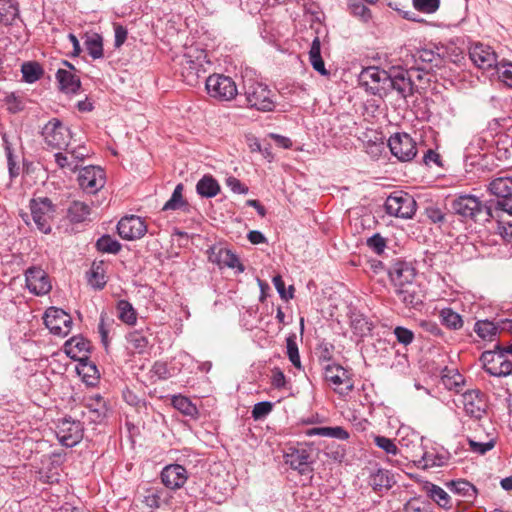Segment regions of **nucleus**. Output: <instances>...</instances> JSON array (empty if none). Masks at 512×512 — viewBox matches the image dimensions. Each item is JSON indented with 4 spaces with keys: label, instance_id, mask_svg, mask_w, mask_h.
I'll list each match as a JSON object with an SVG mask.
<instances>
[{
    "label": "nucleus",
    "instance_id": "23",
    "mask_svg": "<svg viewBox=\"0 0 512 512\" xmlns=\"http://www.w3.org/2000/svg\"><path fill=\"white\" fill-rule=\"evenodd\" d=\"M411 57L413 59L412 68L427 73L432 71L434 68L441 67L443 62L439 53L428 48L416 49L411 54Z\"/></svg>",
    "mask_w": 512,
    "mask_h": 512
},
{
    "label": "nucleus",
    "instance_id": "25",
    "mask_svg": "<svg viewBox=\"0 0 512 512\" xmlns=\"http://www.w3.org/2000/svg\"><path fill=\"white\" fill-rule=\"evenodd\" d=\"M161 481L165 487L177 490L184 486L188 479L186 468L180 464H169L161 471Z\"/></svg>",
    "mask_w": 512,
    "mask_h": 512
},
{
    "label": "nucleus",
    "instance_id": "58",
    "mask_svg": "<svg viewBox=\"0 0 512 512\" xmlns=\"http://www.w3.org/2000/svg\"><path fill=\"white\" fill-rule=\"evenodd\" d=\"M4 148H5V153H6V157H7L9 175L11 178H15L19 175L20 169L16 163L11 144L9 142H7L6 140H4Z\"/></svg>",
    "mask_w": 512,
    "mask_h": 512
},
{
    "label": "nucleus",
    "instance_id": "12",
    "mask_svg": "<svg viewBox=\"0 0 512 512\" xmlns=\"http://www.w3.org/2000/svg\"><path fill=\"white\" fill-rule=\"evenodd\" d=\"M106 183L105 171L99 166L88 165L80 169L78 184L86 194H96Z\"/></svg>",
    "mask_w": 512,
    "mask_h": 512
},
{
    "label": "nucleus",
    "instance_id": "4",
    "mask_svg": "<svg viewBox=\"0 0 512 512\" xmlns=\"http://www.w3.org/2000/svg\"><path fill=\"white\" fill-rule=\"evenodd\" d=\"M485 372L494 377H506L512 374V362L500 350V343L495 344L493 350L481 354Z\"/></svg>",
    "mask_w": 512,
    "mask_h": 512
},
{
    "label": "nucleus",
    "instance_id": "54",
    "mask_svg": "<svg viewBox=\"0 0 512 512\" xmlns=\"http://www.w3.org/2000/svg\"><path fill=\"white\" fill-rule=\"evenodd\" d=\"M351 328L356 336L364 337L371 332L372 323L363 315H354L351 318Z\"/></svg>",
    "mask_w": 512,
    "mask_h": 512
},
{
    "label": "nucleus",
    "instance_id": "38",
    "mask_svg": "<svg viewBox=\"0 0 512 512\" xmlns=\"http://www.w3.org/2000/svg\"><path fill=\"white\" fill-rule=\"evenodd\" d=\"M19 5L14 0H0V24L10 26L19 17Z\"/></svg>",
    "mask_w": 512,
    "mask_h": 512
},
{
    "label": "nucleus",
    "instance_id": "26",
    "mask_svg": "<svg viewBox=\"0 0 512 512\" xmlns=\"http://www.w3.org/2000/svg\"><path fill=\"white\" fill-rule=\"evenodd\" d=\"M388 275L394 286L400 287L404 284L414 282L416 272L414 267L402 260H397L388 270Z\"/></svg>",
    "mask_w": 512,
    "mask_h": 512
},
{
    "label": "nucleus",
    "instance_id": "52",
    "mask_svg": "<svg viewBox=\"0 0 512 512\" xmlns=\"http://www.w3.org/2000/svg\"><path fill=\"white\" fill-rule=\"evenodd\" d=\"M119 236L128 241L142 238L148 232V226H116Z\"/></svg>",
    "mask_w": 512,
    "mask_h": 512
},
{
    "label": "nucleus",
    "instance_id": "7",
    "mask_svg": "<svg viewBox=\"0 0 512 512\" xmlns=\"http://www.w3.org/2000/svg\"><path fill=\"white\" fill-rule=\"evenodd\" d=\"M489 191L497 196L496 210L512 216V176L493 179L488 186Z\"/></svg>",
    "mask_w": 512,
    "mask_h": 512
},
{
    "label": "nucleus",
    "instance_id": "13",
    "mask_svg": "<svg viewBox=\"0 0 512 512\" xmlns=\"http://www.w3.org/2000/svg\"><path fill=\"white\" fill-rule=\"evenodd\" d=\"M41 135L51 148H62L68 145L70 130L59 119L52 118L42 128Z\"/></svg>",
    "mask_w": 512,
    "mask_h": 512
},
{
    "label": "nucleus",
    "instance_id": "42",
    "mask_svg": "<svg viewBox=\"0 0 512 512\" xmlns=\"http://www.w3.org/2000/svg\"><path fill=\"white\" fill-rule=\"evenodd\" d=\"M395 483L394 478L390 471L385 469H378L370 476V485L375 491H382L383 489H390Z\"/></svg>",
    "mask_w": 512,
    "mask_h": 512
},
{
    "label": "nucleus",
    "instance_id": "19",
    "mask_svg": "<svg viewBox=\"0 0 512 512\" xmlns=\"http://www.w3.org/2000/svg\"><path fill=\"white\" fill-rule=\"evenodd\" d=\"M56 436L63 446L73 447L78 444L83 437L82 423L65 418L57 425Z\"/></svg>",
    "mask_w": 512,
    "mask_h": 512
},
{
    "label": "nucleus",
    "instance_id": "46",
    "mask_svg": "<svg viewBox=\"0 0 512 512\" xmlns=\"http://www.w3.org/2000/svg\"><path fill=\"white\" fill-rule=\"evenodd\" d=\"M117 312L119 319L127 325H135L137 322V312L132 304L127 300H120L117 303Z\"/></svg>",
    "mask_w": 512,
    "mask_h": 512
},
{
    "label": "nucleus",
    "instance_id": "29",
    "mask_svg": "<svg viewBox=\"0 0 512 512\" xmlns=\"http://www.w3.org/2000/svg\"><path fill=\"white\" fill-rule=\"evenodd\" d=\"M64 350L71 359L83 361L88 358L90 342L82 336H74L65 342Z\"/></svg>",
    "mask_w": 512,
    "mask_h": 512
},
{
    "label": "nucleus",
    "instance_id": "36",
    "mask_svg": "<svg viewBox=\"0 0 512 512\" xmlns=\"http://www.w3.org/2000/svg\"><path fill=\"white\" fill-rule=\"evenodd\" d=\"M309 62L312 68L322 76H329L330 72L326 69L324 60L321 56V42L319 37L312 41L309 51Z\"/></svg>",
    "mask_w": 512,
    "mask_h": 512
},
{
    "label": "nucleus",
    "instance_id": "18",
    "mask_svg": "<svg viewBox=\"0 0 512 512\" xmlns=\"http://www.w3.org/2000/svg\"><path fill=\"white\" fill-rule=\"evenodd\" d=\"M32 219L35 224H47L54 220L57 207L46 196L33 197L29 202Z\"/></svg>",
    "mask_w": 512,
    "mask_h": 512
},
{
    "label": "nucleus",
    "instance_id": "5",
    "mask_svg": "<svg viewBox=\"0 0 512 512\" xmlns=\"http://www.w3.org/2000/svg\"><path fill=\"white\" fill-rule=\"evenodd\" d=\"M418 453H415L414 464L421 469L427 470L446 465L450 459V453L442 447L418 446Z\"/></svg>",
    "mask_w": 512,
    "mask_h": 512
},
{
    "label": "nucleus",
    "instance_id": "60",
    "mask_svg": "<svg viewBox=\"0 0 512 512\" xmlns=\"http://www.w3.org/2000/svg\"><path fill=\"white\" fill-rule=\"evenodd\" d=\"M273 404L270 401H261L254 405L252 409V418L254 420L264 419L271 413Z\"/></svg>",
    "mask_w": 512,
    "mask_h": 512
},
{
    "label": "nucleus",
    "instance_id": "16",
    "mask_svg": "<svg viewBox=\"0 0 512 512\" xmlns=\"http://www.w3.org/2000/svg\"><path fill=\"white\" fill-rule=\"evenodd\" d=\"M469 58L479 69L490 70L498 67L497 54L493 48L483 43H473L468 50Z\"/></svg>",
    "mask_w": 512,
    "mask_h": 512
},
{
    "label": "nucleus",
    "instance_id": "24",
    "mask_svg": "<svg viewBox=\"0 0 512 512\" xmlns=\"http://www.w3.org/2000/svg\"><path fill=\"white\" fill-rule=\"evenodd\" d=\"M26 287L35 295H45L52 286L46 272L39 267H30L25 273Z\"/></svg>",
    "mask_w": 512,
    "mask_h": 512
},
{
    "label": "nucleus",
    "instance_id": "43",
    "mask_svg": "<svg viewBox=\"0 0 512 512\" xmlns=\"http://www.w3.org/2000/svg\"><path fill=\"white\" fill-rule=\"evenodd\" d=\"M171 403L175 409H177L180 413H182L185 416H188L192 419L197 418L198 416V409L192 401L182 395H175L171 399Z\"/></svg>",
    "mask_w": 512,
    "mask_h": 512
},
{
    "label": "nucleus",
    "instance_id": "64",
    "mask_svg": "<svg viewBox=\"0 0 512 512\" xmlns=\"http://www.w3.org/2000/svg\"><path fill=\"white\" fill-rule=\"evenodd\" d=\"M394 335L397 341L405 346L411 344L414 340V333L410 329L402 326L395 327Z\"/></svg>",
    "mask_w": 512,
    "mask_h": 512
},
{
    "label": "nucleus",
    "instance_id": "6",
    "mask_svg": "<svg viewBox=\"0 0 512 512\" xmlns=\"http://www.w3.org/2000/svg\"><path fill=\"white\" fill-rule=\"evenodd\" d=\"M385 209L390 216L410 219L416 212V201L408 193L395 192L386 199Z\"/></svg>",
    "mask_w": 512,
    "mask_h": 512
},
{
    "label": "nucleus",
    "instance_id": "55",
    "mask_svg": "<svg viewBox=\"0 0 512 512\" xmlns=\"http://www.w3.org/2000/svg\"><path fill=\"white\" fill-rule=\"evenodd\" d=\"M96 248L102 253L117 254L121 250V244L110 235H103L97 240Z\"/></svg>",
    "mask_w": 512,
    "mask_h": 512
},
{
    "label": "nucleus",
    "instance_id": "44",
    "mask_svg": "<svg viewBox=\"0 0 512 512\" xmlns=\"http://www.w3.org/2000/svg\"><path fill=\"white\" fill-rule=\"evenodd\" d=\"M308 435L313 436H323L336 438L339 440H347L349 438V433L342 427H314L309 429Z\"/></svg>",
    "mask_w": 512,
    "mask_h": 512
},
{
    "label": "nucleus",
    "instance_id": "11",
    "mask_svg": "<svg viewBox=\"0 0 512 512\" xmlns=\"http://www.w3.org/2000/svg\"><path fill=\"white\" fill-rule=\"evenodd\" d=\"M388 146L392 155L402 162L411 161L417 155L416 142L405 132L390 136Z\"/></svg>",
    "mask_w": 512,
    "mask_h": 512
},
{
    "label": "nucleus",
    "instance_id": "3",
    "mask_svg": "<svg viewBox=\"0 0 512 512\" xmlns=\"http://www.w3.org/2000/svg\"><path fill=\"white\" fill-rule=\"evenodd\" d=\"M205 87L210 97L219 101H231L239 96L241 101L242 94L238 92L235 81L224 74H212L205 80Z\"/></svg>",
    "mask_w": 512,
    "mask_h": 512
},
{
    "label": "nucleus",
    "instance_id": "39",
    "mask_svg": "<svg viewBox=\"0 0 512 512\" xmlns=\"http://www.w3.org/2000/svg\"><path fill=\"white\" fill-rule=\"evenodd\" d=\"M197 193L205 198H212L220 191L218 181L209 174L204 175L196 184Z\"/></svg>",
    "mask_w": 512,
    "mask_h": 512
},
{
    "label": "nucleus",
    "instance_id": "40",
    "mask_svg": "<svg viewBox=\"0 0 512 512\" xmlns=\"http://www.w3.org/2000/svg\"><path fill=\"white\" fill-rule=\"evenodd\" d=\"M77 372L82 377L83 381L87 385H94L99 379V371L97 366L89 360L85 358L83 361H78Z\"/></svg>",
    "mask_w": 512,
    "mask_h": 512
},
{
    "label": "nucleus",
    "instance_id": "61",
    "mask_svg": "<svg viewBox=\"0 0 512 512\" xmlns=\"http://www.w3.org/2000/svg\"><path fill=\"white\" fill-rule=\"evenodd\" d=\"M499 78L507 86L512 87V63L500 62L496 67Z\"/></svg>",
    "mask_w": 512,
    "mask_h": 512
},
{
    "label": "nucleus",
    "instance_id": "41",
    "mask_svg": "<svg viewBox=\"0 0 512 512\" xmlns=\"http://www.w3.org/2000/svg\"><path fill=\"white\" fill-rule=\"evenodd\" d=\"M21 73L23 81L32 84L42 78L44 69L37 61H27L22 63Z\"/></svg>",
    "mask_w": 512,
    "mask_h": 512
},
{
    "label": "nucleus",
    "instance_id": "2",
    "mask_svg": "<svg viewBox=\"0 0 512 512\" xmlns=\"http://www.w3.org/2000/svg\"><path fill=\"white\" fill-rule=\"evenodd\" d=\"M240 107L255 109L261 112H271L275 109L274 93L265 83L248 80L243 84Z\"/></svg>",
    "mask_w": 512,
    "mask_h": 512
},
{
    "label": "nucleus",
    "instance_id": "59",
    "mask_svg": "<svg viewBox=\"0 0 512 512\" xmlns=\"http://www.w3.org/2000/svg\"><path fill=\"white\" fill-rule=\"evenodd\" d=\"M374 443L378 448L384 450L387 454L396 455L399 451L394 441L385 436H375Z\"/></svg>",
    "mask_w": 512,
    "mask_h": 512
},
{
    "label": "nucleus",
    "instance_id": "62",
    "mask_svg": "<svg viewBox=\"0 0 512 512\" xmlns=\"http://www.w3.org/2000/svg\"><path fill=\"white\" fill-rule=\"evenodd\" d=\"M469 449L479 455H484L486 452L492 450L495 446V440L490 439L487 442H478L472 439L468 440Z\"/></svg>",
    "mask_w": 512,
    "mask_h": 512
},
{
    "label": "nucleus",
    "instance_id": "45",
    "mask_svg": "<svg viewBox=\"0 0 512 512\" xmlns=\"http://www.w3.org/2000/svg\"><path fill=\"white\" fill-rule=\"evenodd\" d=\"M441 323L451 330H459L463 327L462 317L452 308H443L439 313Z\"/></svg>",
    "mask_w": 512,
    "mask_h": 512
},
{
    "label": "nucleus",
    "instance_id": "56",
    "mask_svg": "<svg viewBox=\"0 0 512 512\" xmlns=\"http://www.w3.org/2000/svg\"><path fill=\"white\" fill-rule=\"evenodd\" d=\"M441 0H412L413 8L424 14H434L440 8Z\"/></svg>",
    "mask_w": 512,
    "mask_h": 512
},
{
    "label": "nucleus",
    "instance_id": "22",
    "mask_svg": "<svg viewBox=\"0 0 512 512\" xmlns=\"http://www.w3.org/2000/svg\"><path fill=\"white\" fill-rule=\"evenodd\" d=\"M284 460L292 469L302 475L306 474L312 463L311 450L303 446L289 447L284 454Z\"/></svg>",
    "mask_w": 512,
    "mask_h": 512
},
{
    "label": "nucleus",
    "instance_id": "10",
    "mask_svg": "<svg viewBox=\"0 0 512 512\" xmlns=\"http://www.w3.org/2000/svg\"><path fill=\"white\" fill-rule=\"evenodd\" d=\"M326 381L333 385V389L341 396L348 395L353 389V381L349 373L337 363H328L324 366Z\"/></svg>",
    "mask_w": 512,
    "mask_h": 512
},
{
    "label": "nucleus",
    "instance_id": "28",
    "mask_svg": "<svg viewBox=\"0 0 512 512\" xmlns=\"http://www.w3.org/2000/svg\"><path fill=\"white\" fill-rule=\"evenodd\" d=\"M396 294L401 302L411 308H417L423 303V294L420 286L411 282L396 288Z\"/></svg>",
    "mask_w": 512,
    "mask_h": 512
},
{
    "label": "nucleus",
    "instance_id": "17",
    "mask_svg": "<svg viewBox=\"0 0 512 512\" xmlns=\"http://www.w3.org/2000/svg\"><path fill=\"white\" fill-rule=\"evenodd\" d=\"M382 90H386V96L393 90H395L402 98H407L413 93L414 82L412 81L408 70L404 69H393L389 73L387 85L381 87Z\"/></svg>",
    "mask_w": 512,
    "mask_h": 512
},
{
    "label": "nucleus",
    "instance_id": "53",
    "mask_svg": "<svg viewBox=\"0 0 512 512\" xmlns=\"http://www.w3.org/2000/svg\"><path fill=\"white\" fill-rule=\"evenodd\" d=\"M348 9L353 16L358 17L364 23L369 22L372 18L371 10L360 0H348Z\"/></svg>",
    "mask_w": 512,
    "mask_h": 512
},
{
    "label": "nucleus",
    "instance_id": "1",
    "mask_svg": "<svg viewBox=\"0 0 512 512\" xmlns=\"http://www.w3.org/2000/svg\"><path fill=\"white\" fill-rule=\"evenodd\" d=\"M451 210L459 215L462 221L471 220L473 222H489L500 216L501 210H496V204H483L480 199L474 195L465 194L451 200Z\"/></svg>",
    "mask_w": 512,
    "mask_h": 512
},
{
    "label": "nucleus",
    "instance_id": "15",
    "mask_svg": "<svg viewBox=\"0 0 512 512\" xmlns=\"http://www.w3.org/2000/svg\"><path fill=\"white\" fill-rule=\"evenodd\" d=\"M389 73L390 72L380 69L379 67L369 66L363 68L359 78L361 83L366 87V90L370 91L371 94L383 97L386 96V90H382L381 87L387 85Z\"/></svg>",
    "mask_w": 512,
    "mask_h": 512
},
{
    "label": "nucleus",
    "instance_id": "63",
    "mask_svg": "<svg viewBox=\"0 0 512 512\" xmlns=\"http://www.w3.org/2000/svg\"><path fill=\"white\" fill-rule=\"evenodd\" d=\"M367 246L376 254L381 255L386 248V239L376 233L367 239Z\"/></svg>",
    "mask_w": 512,
    "mask_h": 512
},
{
    "label": "nucleus",
    "instance_id": "9",
    "mask_svg": "<svg viewBox=\"0 0 512 512\" xmlns=\"http://www.w3.org/2000/svg\"><path fill=\"white\" fill-rule=\"evenodd\" d=\"M206 57L204 51L197 52L196 56H193L190 52L184 55L181 62V74L187 84H196L198 79L206 72L205 64L210 63L206 60Z\"/></svg>",
    "mask_w": 512,
    "mask_h": 512
},
{
    "label": "nucleus",
    "instance_id": "33",
    "mask_svg": "<svg viewBox=\"0 0 512 512\" xmlns=\"http://www.w3.org/2000/svg\"><path fill=\"white\" fill-rule=\"evenodd\" d=\"M424 490L427 496L434 501L440 508L450 510L453 507L450 495L440 486L431 482H426Z\"/></svg>",
    "mask_w": 512,
    "mask_h": 512
},
{
    "label": "nucleus",
    "instance_id": "48",
    "mask_svg": "<svg viewBox=\"0 0 512 512\" xmlns=\"http://www.w3.org/2000/svg\"><path fill=\"white\" fill-rule=\"evenodd\" d=\"M184 185L179 183L176 185L170 199L164 204L162 210H178L184 209L187 206L186 200L183 198Z\"/></svg>",
    "mask_w": 512,
    "mask_h": 512
},
{
    "label": "nucleus",
    "instance_id": "47",
    "mask_svg": "<svg viewBox=\"0 0 512 512\" xmlns=\"http://www.w3.org/2000/svg\"><path fill=\"white\" fill-rule=\"evenodd\" d=\"M470 147H476L480 151H485L486 153L492 154L494 151V140L490 136V131L487 128L486 131H482L481 133L475 135L470 142Z\"/></svg>",
    "mask_w": 512,
    "mask_h": 512
},
{
    "label": "nucleus",
    "instance_id": "57",
    "mask_svg": "<svg viewBox=\"0 0 512 512\" xmlns=\"http://www.w3.org/2000/svg\"><path fill=\"white\" fill-rule=\"evenodd\" d=\"M172 376L166 362L156 361L150 369V378L157 380H166Z\"/></svg>",
    "mask_w": 512,
    "mask_h": 512
},
{
    "label": "nucleus",
    "instance_id": "8",
    "mask_svg": "<svg viewBox=\"0 0 512 512\" xmlns=\"http://www.w3.org/2000/svg\"><path fill=\"white\" fill-rule=\"evenodd\" d=\"M506 121H508L507 118H495L488 123L490 136L494 140V151H492V154L498 160H507L511 156L510 147H512V136L498 130L503 126L502 123Z\"/></svg>",
    "mask_w": 512,
    "mask_h": 512
},
{
    "label": "nucleus",
    "instance_id": "14",
    "mask_svg": "<svg viewBox=\"0 0 512 512\" xmlns=\"http://www.w3.org/2000/svg\"><path fill=\"white\" fill-rule=\"evenodd\" d=\"M44 323L49 331L60 337L67 336L72 329V317L64 310L50 307L44 314Z\"/></svg>",
    "mask_w": 512,
    "mask_h": 512
},
{
    "label": "nucleus",
    "instance_id": "34",
    "mask_svg": "<svg viewBox=\"0 0 512 512\" xmlns=\"http://www.w3.org/2000/svg\"><path fill=\"white\" fill-rule=\"evenodd\" d=\"M88 284L96 290H101L107 283L106 270L103 261H94L86 273Z\"/></svg>",
    "mask_w": 512,
    "mask_h": 512
},
{
    "label": "nucleus",
    "instance_id": "27",
    "mask_svg": "<svg viewBox=\"0 0 512 512\" xmlns=\"http://www.w3.org/2000/svg\"><path fill=\"white\" fill-rule=\"evenodd\" d=\"M91 206L83 201L74 200L67 208V219L71 224L92 222L95 220Z\"/></svg>",
    "mask_w": 512,
    "mask_h": 512
},
{
    "label": "nucleus",
    "instance_id": "35",
    "mask_svg": "<svg viewBox=\"0 0 512 512\" xmlns=\"http://www.w3.org/2000/svg\"><path fill=\"white\" fill-rule=\"evenodd\" d=\"M451 492L464 498L467 502H472L476 498V487L467 480L459 479L446 483Z\"/></svg>",
    "mask_w": 512,
    "mask_h": 512
},
{
    "label": "nucleus",
    "instance_id": "49",
    "mask_svg": "<svg viewBox=\"0 0 512 512\" xmlns=\"http://www.w3.org/2000/svg\"><path fill=\"white\" fill-rule=\"evenodd\" d=\"M498 330V326L489 320H479L474 326V331L483 340L492 341Z\"/></svg>",
    "mask_w": 512,
    "mask_h": 512
},
{
    "label": "nucleus",
    "instance_id": "31",
    "mask_svg": "<svg viewBox=\"0 0 512 512\" xmlns=\"http://www.w3.org/2000/svg\"><path fill=\"white\" fill-rule=\"evenodd\" d=\"M84 47L93 60L104 57L103 37L101 34L93 31L85 32L83 37Z\"/></svg>",
    "mask_w": 512,
    "mask_h": 512
},
{
    "label": "nucleus",
    "instance_id": "21",
    "mask_svg": "<svg viewBox=\"0 0 512 512\" xmlns=\"http://www.w3.org/2000/svg\"><path fill=\"white\" fill-rule=\"evenodd\" d=\"M461 402L467 416L481 419L486 413L485 395L479 390H469L461 395Z\"/></svg>",
    "mask_w": 512,
    "mask_h": 512
},
{
    "label": "nucleus",
    "instance_id": "50",
    "mask_svg": "<svg viewBox=\"0 0 512 512\" xmlns=\"http://www.w3.org/2000/svg\"><path fill=\"white\" fill-rule=\"evenodd\" d=\"M126 340L129 344V347L139 354L146 350L149 343L143 332L138 330L129 332L126 336Z\"/></svg>",
    "mask_w": 512,
    "mask_h": 512
},
{
    "label": "nucleus",
    "instance_id": "32",
    "mask_svg": "<svg viewBox=\"0 0 512 512\" xmlns=\"http://www.w3.org/2000/svg\"><path fill=\"white\" fill-rule=\"evenodd\" d=\"M56 80L59 84V89L64 93H77L81 87L80 78L66 69L57 70Z\"/></svg>",
    "mask_w": 512,
    "mask_h": 512
},
{
    "label": "nucleus",
    "instance_id": "20",
    "mask_svg": "<svg viewBox=\"0 0 512 512\" xmlns=\"http://www.w3.org/2000/svg\"><path fill=\"white\" fill-rule=\"evenodd\" d=\"M209 260L221 269L226 267L236 269L237 273H242L245 269L238 256L221 245H214L210 248Z\"/></svg>",
    "mask_w": 512,
    "mask_h": 512
},
{
    "label": "nucleus",
    "instance_id": "51",
    "mask_svg": "<svg viewBox=\"0 0 512 512\" xmlns=\"http://www.w3.org/2000/svg\"><path fill=\"white\" fill-rule=\"evenodd\" d=\"M296 338L297 337L294 333H292L286 337V354L288 356V359L292 363V365L295 368L301 370L302 365H301L299 349H298V344H297Z\"/></svg>",
    "mask_w": 512,
    "mask_h": 512
},
{
    "label": "nucleus",
    "instance_id": "30",
    "mask_svg": "<svg viewBox=\"0 0 512 512\" xmlns=\"http://www.w3.org/2000/svg\"><path fill=\"white\" fill-rule=\"evenodd\" d=\"M85 407L88 410L89 418L95 423L102 422L108 412L106 401L100 394L89 396L85 399Z\"/></svg>",
    "mask_w": 512,
    "mask_h": 512
},
{
    "label": "nucleus",
    "instance_id": "37",
    "mask_svg": "<svg viewBox=\"0 0 512 512\" xmlns=\"http://www.w3.org/2000/svg\"><path fill=\"white\" fill-rule=\"evenodd\" d=\"M169 499L170 497L164 490L149 488L143 496L142 503L150 509H157L163 504H168Z\"/></svg>",
    "mask_w": 512,
    "mask_h": 512
}]
</instances>
